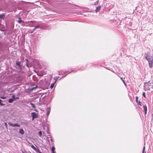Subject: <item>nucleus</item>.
Listing matches in <instances>:
<instances>
[{"label": "nucleus", "instance_id": "obj_1", "mask_svg": "<svg viewBox=\"0 0 153 153\" xmlns=\"http://www.w3.org/2000/svg\"><path fill=\"white\" fill-rule=\"evenodd\" d=\"M144 56L149 62V68H152L153 64V55H151L145 53L144 55Z\"/></svg>", "mask_w": 153, "mask_h": 153}, {"label": "nucleus", "instance_id": "obj_2", "mask_svg": "<svg viewBox=\"0 0 153 153\" xmlns=\"http://www.w3.org/2000/svg\"><path fill=\"white\" fill-rule=\"evenodd\" d=\"M8 124L10 125L12 127H15L17 126L18 127H19L20 126V125L18 123H16L15 124H13L12 123L9 122L8 123Z\"/></svg>", "mask_w": 153, "mask_h": 153}, {"label": "nucleus", "instance_id": "obj_3", "mask_svg": "<svg viewBox=\"0 0 153 153\" xmlns=\"http://www.w3.org/2000/svg\"><path fill=\"white\" fill-rule=\"evenodd\" d=\"M31 115L32 117V120H33L34 119L37 118L38 117L37 114L35 112H32L31 113Z\"/></svg>", "mask_w": 153, "mask_h": 153}, {"label": "nucleus", "instance_id": "obj_4", "mask_svg": "<svg viewBox=\"0 0 153 153\" xmlns=\"http://www.w3.org/2000/svg\"><path fill=\"white\" fill-rule=\"evenodd\" d=\"M18 19V20L17 21L18 22L19 24H21L22 25L24 23V21L21 20V19L20 17H19Z\"/></svg>", "mask_w": 153, "mask_h": 153}, {"label": "nucleus", "instance_id": "obj_5", "mask_svg": "<svg viewBox=\"0 0 153 153\" xmlns=\"http://www.w3.org/2000/svg\"><path fill=\"white\" fill-rule=\"evenodd\" d=\"M51 110V108L50 107H48L47 109V113L46 114L47 116L48 117L50 114Z\"/></svg>", "mask_w": 153, "mask_h": 153}, {"label": "nucleus", "instance_id": "obj_6", "mask_svg": "<svg viewBox=\"0 0 153 153\" xmlns=\"http://www.w3.org/2000/svg\"><path fill=\"white\" fill-rule=\"evenodd\" d=\"M100 7H101V6H100V5H99V6H98L96 7V9L95 10L96 12L97 13L98 11H99V10H100Z\"/></svg>", "mask_w": 153, "mask_h": 153}, {"label": "nucleus", "instance_id": "obj_7", "mask_svg": "<svg viewBox=\"0 0 153 153\" xmlns=\"http://www.w3.org/2000/svg\"><path fill=\"white\" fill-rule=\"evenodd\" d=\"M73 71H66V72H65L63 73V74L64 75V76H63V77L65 76L71 72Z\"/></svg>", "mask_w": 153, "mask_h": 153}, {"label": "nucleus", "instance_id": "obj_8", "mask_svg": "<svg viewBox=\"0 0 153 153\" xmlns=\"http://www.w3.org/2000/svg\"><path fill=\"white\" fill-rule=\"evenodd\" d=\"M42 132L43 134H46V133L50 134L48 128L47 129L46 131H42Z\"/></svg>", "mask_w": 153, "mask_h": 153}, {"label": "nucleus", "instance_id": "obj_9", "mask_svg": "<svg viewBox=\"0 0 153 153\" xmlns=\"http://www.w3.org/2000/svg\"><path fill=\"white\" fill-rule=\"evenodd\" d=\"M144 108V110L145 112V114H146L147 111V108L146 106L145 105L143 106Z\"/></svg>", "mask_w": 153, "mask_h": 153}, {"label": "nucleus", "instance_id": "obj_10", "mask_svg": "<svg viewBox=\"0 0 153 153\" xmlns=\"http://www.w3.org/2000/svg\"><path fill=\"white\" fill-rule=\"evenodd\" d=\"M36 146V150H35V151H36V152H37L38 153H42V152L39 151L38 148Z\"/></svg>", "mask_w": 153, "mask_h": 153}, {"label": "nucleus", "instance_id": "obj_11", "mask_svg": "<svg viewBox=\"0 0 153 153\" xmlns=\"http://www.w3.org/2000/svg\"><path fill=\"white\" fill-rule=\"evenodd\" d=\"M55 83H56V82H54L52 83L51 84V86H50V88H52L53 87Z\"/></svg>", "mask_w": 153, "mask_h": 153}, {"label": "nucleus", "instance_id": "obj_12", "mask_svg": "<svg viewBox=\"0 0 153 153\" xmlns=\"http://www.w3.org/2000/svg\"><path fill=\"white\" fill-rule=\"evenodd\" d=\"M14 101V99L10 98L8 100V102L9 103H12Z\"/></svg>", "mask_w": 153, "mask_h": 153}, {"label": "nucleus", "instance_id": "obj_13", "mask_svg": "<svg viewBox=\"0 0 153 153\" xmlns=\"http://www.w3.org/2000/svg\"><path fill=\"white\" fill-rule=\"evenodd\" d=\"M30 104L32 106L33 108L35 109L36 108V106L34 104L30 102Z\"/></svg>", "mask_w": 153, "mask_h": 153}, {"label": "nucleus", "instance_id": "obj_14", "mask_svg": "<svg viewBox=\"0 0 153 153\" xmlns=\"http://www.w3.org/2000/svg\"><path fill=\"white\" fill-rule=\"evenodd\" d=\"M55 149V148L53 146H52L51 148V151L52 153H55V152H54Z\"/></svg>", "mask_w": 153, "mask_h": 153}, {"label": "nucleus", "instance_id": "obj_15", "mask_svg": "<svg viewBox=\"0 0 153 153\" xmlns=\"http://www.w3.org/2000/svg\"><path fill=\"white\" fill-rule=\"evenodd\" d=\"M19 132L21 134H24V130L22 129H20L19 130Z\"/></svg>", "mask_w": 153, "mask_h": 153}, {"label": "nucleus", "instance_id": "obj_16", "mask_svg": "<svg viewBox=\"0 0 153 153\" xmlns=\"http://www.w3.org/2000/svg\"><path fill=\"white\" fill-rule=\"evenodd\" d=\"M30 146L34 150H36V147L34 146L33 145H31Z\"/></svg>", "mask_w": 153, "mask_h": 153}, {"label": "nucleus", "instance_id": "obj_17", "mask_svg": "<svg viewBox=\"0 0 153 153\" xmlns=\"http://www.w3.org/2000/svg\"><path fill=\"white\" fill-rule=\"evenodd\" d=\"M59 78V76H56L54 78V80H55L54 82H56V81Z\"/></svg>", "mask_w": 153, "mask_h": 153}, {"label": "nucleus", "instance_id": "obj_18", "mask_svg": "<svg viewBox=\"0 0 153 153\" xmlns=\"http://www.w3.org/2000/svg\"><path fill=\"white\" fill-rule=\"evenodd\" d=\"M16 65H17V66L20 67V62L19 61V62H16Z\"/></svg>", "mask_w": 153, "mask_h": 153}, {"label": "nucleus", "instance_id": "obj_19", "mask_svg": "<svg viewBox=\"0 0 153 153\" xmlns=\"http://www.w3.org/2000/svg\"><path fill=\"white\" fill-rule=\"evenodd\" d=\"M37 87V86L36 85L35 87L32 88L31 89L30 91L33 90H35V89H36Z\"/></svg>", "mask_w": 153, "mask_h": 153}, {"label": "nucleus", "instance_id": "obj_20", "mask_svg": "<svg viewBox=\"0 0 153 153\" xmlns=\"http://www.w3.org/2000/svg\"><path fill=\"white\" fill-rule=\"evenodd\" d=\"M4 16L3 15H0V18L1 19H4Z\"/></svg>", "mask_w": 153, "mask_h": 153}, {"label": "nucleus", "instance_id": "obj_21", "mask_svg": "<svg viewBox=\"0 0 153 153\" xmlns=\"http://www.w3.org/2000/svg\"><path fill=\"white\" fill-rule=\"evenodd\" d=\"M137 104L138 105H140V106H142V103L141 102H140V101H139L138 102V103H137Z\"/></svg>", "mask_w": 153, "mask_h": 153}, {"label": "nucleus", "instance_id": "obj_22", "mask_svg": "<svg viewBox=\"0 0 153 153\" xmlns=\"http://www.w3.org/2000/svg\"><path fill=\"white\" fill-rule=\"evenodd\" d=\"M40 25H38L36 26V27H35V29H37L38 28H40Z\"/></svg>", "mask_w": 153, "mask_h": 153}, {"label": "nucleus", "instance_id": "obj_23", "mask_svg": "<svg viewBox=\"0 0 153 153\" xmlns=\"http://www.w3.org/2000/svg\"><path fill=\"white\" fill-rule=\"evenodd\" d=\"M1 102H2V100L0 99V105L1 106H3L5 105V104H3Z\"/></svg>", "mask_w": 153, "mask_h": 153}, {"label": "nucleus", "instance_id": "obj_24", "mask_svg": "<svg viewBox=\"0 0 153 153\" xmlns=\"http://www.w3.org/2000/svg\"><path fill=\"white\" fill-rule=\"evenodd\" d=\"M138 97H135V99H136V101L137 103H138V102L139 101H138Z\"/></svg>", "mask_w": 153, "mask_h": 153}, {"label": "nucleus", "instance_id": "obj_25", "mask_svg": "<svg viewBox=\"0 0 153 153\" xmlns=\"http://www.w3.org/2000/svg\"><path fill=\"white\" fill-rule=\"evenodd\" d=\"M145 146H144L143 147V152H142V153H146V152H144V151H145Z\"/></svg>", "mask_w": 153, "mask_h": 153}, {"label": "nucleus", "instance_id": "obj_26", "mask_svg": "<svg viewBox=\"0 0 153 153\" xmlns=\"http://www.w3.org/2000/svg\"><path fill=\"white\" fill-rule=\"evenodd\" d=\"M36 22V21H31L29 22H28L29 23H35Z\"/></svg>", "mask_w": 153, "mask_h": 153}, {"label": "nucleus", "instance_id": "obj_27", "mask_svg": "<svg viewBox=\"0 0 153 153\" xmlns=\"http://www.w3.org/2000/svg\"><path fill=\"white\" fill-rule=\"evenodd\" d=\"M36 30V29H35V28L34 27V29H33V30H32L31 31V32H30V33H33V32L34 31V30Z\"/></svg>", "mask_w": 153, "mask_h": 153}, {"label": "nucleus", "instance_id": "obj_28", "mask_svg": "<svg viewBox=\"0 0 153 153\" xmlns=\"http://www.w3.org/2000/svg\"><path fill=\"white\" fill-rule=\"evenodd\" d=\"M146 93L144 92H143V96L144 97L146 98Z\"/></svg>", "mask_w": 153, "mask_h": 153}, {"label": "nucleus", "instance_id": "obj_29", "mask_svg": "<svg viewBox=\"0 0 153 153\" xmlns=\"http://www.w3.org/2000/svg\"><path fill=\"white\" fill-rule=\"evenodd\" d=\"M12 99H15V95L14 94L12 96Z\"/></svg>", "mask_w": 153, "mask_h": 153}, {"label": "nucleus", "instance_id": "obj_30", "mask_svg": "<svg viewBox=\"0 0 153 153\" xmlns=\"http://www.w3.org/2000/svg\"><path fill=\"white\" fill-rule=\"evenodd\" d=\"M29 26L30 27H33L34 26V25H29Z\"/></svg>", "mask_w": 153, "mask_h": 153}, {"label": "nucleus", "instance_id": "obj_31", "mask_svg": "<svg viewBox=\"0 0 153 153\" xmlns=\"http://www.w3.org/2000/svg\"><path fill=\"white\" fill-rule=\"evenodd\" d=\"M39 134H42V132L41 131H39Z\"/></svg>", "mask_w": 153, "mask_h": 153}, {"label": "nucleus", "instance_id": "obj_32", "mask_svg": "<svg viewBox=\"0 0 153 153\" xmlns=\"http://www.w3.org/2000/svg\"><path fill=\"white\" fill-rule=\"evenodd\" d=\"M1 98L2 99H6V97H1Z\"/></svg>", "mask_w": 153, "mask_h": 153}, {"label": "nucleus", "instance_id": "obj_33", "mask_svg": "<svg viewBox=\"0 0 153 153\" xmlns=\"http://www.w3.org/2000/svg\"><path fill=\"white\" fill-rule=\"evenodd\" d=\"M19 99V97H15V99H14V100H16V99Z\"/></svg>", "mask_w": 153, "mask_h": 153}, {"label": "nucleus", "instance_id": "obj_34", "mask_svg": "<svg viewBox=\"0 0 153 153\" xmlns=\"http://www.w3.org/2000/svg\"><path fill=\"white\" fill-rule=\"evenodd\" d=\"M147 89L148 90H150V87H149V86H148V87H147Z\"/></svg>", "mask_w": 153, "mask_h": 153}, {"label": "nucleus", "instance_id": "obj_35", "mask_svg": "<svg viewBox=\"0 0 153 153\" xmlns=\"http://www.w3.org/2000/svg\"><path fill=\"white\" fill-rule=\"evenodd\" d=\"M148 86L149 87H151V85L150 83H148Z\"/></svg>", "mask_w": 153, "mask_h": 153}, {"label": "nucleus", "instance_id": "obj_36", "mask_svg": "<svg viewBox=\"0 0 153 153\" xmlns=\"http://www.w3.org/2000/svg\"><path fill=\"white\" fill-rule=\"evenodd\" d=\"M121 79H122V81H123V82L124 83V84H125V83L124 82V81L123 80V79H122V78H121Z\"/></svg>", "mask_w": 153, "mask_h": 153}, {"label": "nucleus", "instance_id": "obj_37", "mask_svg": "<svg viewBox=\"0 0 153 153\" xmlns=\"http://www.w3.org/2000/svg\"><path fill=\"white\" fill-rule=\"evenodd\" d=\"M39 136H40V137H42V136H42V134H39Z\"/></svg>", "mask_w": 153, "mask_h": 153}, {"label": "nucleus", "instance_id": "obj_38", "mask_svg": "<svg viewBox=\"0 0 153 153\" xmlns=\"http://www.w3.org/2000/svg\"><path fill=\"white\" fill-rule=\"evenodd\" d=\"M26 153H31L30 152H26Z\"/></svg>", "mask_w": 153, "mask_h": 153}, {"label": "nucleus", "instance_id": "obj_39", "mask_svg": "<svg viewBox=\"0 0 153 153\" xmlns=\"http://www.w3.org/2000/svg\"><path fill=\"white\" fill-rule=\"evenodd\" d=\"M51 142H53V140L52 138L51 139Z\"/></svg>", "mask_w": 153, "mask_h": 153}, {"label": "nucleus", "instance_id": "obj_40", "mask_svg": "<svg viewBox=\"0 0 153 153\" xmlns=\"http://www.w3.org/2000/svg\"><path fill=\"white\" fill-rule=\"evenodd\" d=\"M25 60L27 61V62H28V60L27 59H26Z\"/></svg>", "mask_w": 153, "mask_h": 153}, {"label": "nucleus", "instance_id": "obj_41", "mask_svg": "<svg viewBox=\"0 0 153 153\" xmlns=\"http://www.w3.org/2000/svg\"><path fill=\"white\" fill-rule=\"evenodd\" d=\"M5 125H6V126H7V124L6 123H5Z\"/></svg>", "mask_w": 153, "mask_h": 153}, {"label": "nucleus", "instance_id": "obj_42", "mask_svg": "<svg viewBox=\"0 0 153 153\" xmlns=\"http://www.w3.org/2000/svg\"><path fill=\"white\" fill-rule=\"evenodd\" d=\"M152 120H153V114H152Z\"/></svg>", "mask_w": 153, "mask_h": 153}, {"label": "nucleus", "instance_id": "obj_43", "mask_svg": "<svg viewBox=\"0 0 153 153\" xmlns=\"http://www.w3.org/2000/svg\"><path fill=\"white\" fill-rule=\"evenodd\" d=\"M26 152H22V153H26Z\"/></svg>", "mask_w": 153, "mask_h": 153}, {"label": "nucleus", "instance_id": "obj_44", "mask_svg": "<svg viewBox=\"0 0 153 153\" xmlns=\"http://www.w3.org/2000/svg\"><path fill=\"white\" fill-rule=\"evenodd\" d=\"M26 65H27V63H26Z\"/></svg>", "mask_w": 153, "mask_h": 153}, {"label": "nucleus", "instance_id": "obj_45", "mask_svg": "<svg viewBox=\"0 0 153 153\" xmlns=\"http://www.w3.org/2000/svg\"><path fill=\"white\" fill-rule=\"evenodd\" d=\"M146 89V88L144 87V89Z\"/></svg>", "mask_w": 153, "mask_h": 153}, {"label": "nucleus", "instance_id": "obj_46", "mask_svg": "<svg viewBox=\"0 0 153 153\" xmlns=\"http://www.w3.org/2000/svg\"><path fill=\"white\" fill-rule=\"evenodd\" d=\"M146 89V88L144 87V89Z\"/></svg>", "mask_w": 153, "mask_h": 153}, {"label": "nucleus", "instance_id": "obj_47", "mask_svg": "<svg viewBox=\"0 0 153 153\" xmlns=\"http://www.w3.org/2000/svg\"><path fill=\"white\" fill-rule=\"evenodd\" d=\"M152 123H153V120H152Z\"/></svg>", "mask_w": 153, "mask_h": 153}]
</instances>
